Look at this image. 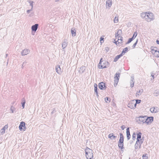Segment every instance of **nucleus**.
Segmentation results:
<instances>
[{
  "label": "nucleus",
  "mask_w": 159,
  "mask_h": 159,
  "mask_svg": "<svg viewBox=\"0 0 159 159\" xmlns=\"http://www.w3.org/2000/svg\"><path fill=\"white\" fill-rule=\"evenodd\" d=\"M85 156L87 159H93V151L90 149L87 148L85 149Z\"/></svg>",
  "instance_id": "f257e3e1"
},
{
  "label": "nucleus",
  "mask_w": 159,
  "mask_h": 159,
  "mask_svg": "<svg viewBox=\"0 0 159 159\" xmlns=\"http://www.w3.org/2000/svg\"><path fill=\"white\" fill-rule=\"evenodd\" d=\"M154 19V16L152 13L147 12L145 20L148 22H150Z\"/></svg>",
  "instance_id": "f03ea898"
},
{
  "label": "nucleus",
  "mask_w": 159,
  "mask_h": 159,
  "mask_svg": "<svg viewBox=\"0 0 159 159\" xmlns=\"http://www.w3.org/2000/svg\"><path fill=\"white\" fill-rule=\"evenodd\" d=\"M102 58L101 59L99 64V68L100 69L107 68V65H106V64H108V62L105 61H102Z\"/></svg>",
  "instance_id": "7ed1b4c3"
},
{
  "label": "nucleus",
  "mask_w": 159,
  "mask_h": 159,
  "mask_svg": "<svg viewBox=\"0 0 159 159\" xmlns=\"http://www.w3.org/2000/svg\"><path fill=\"white\" fill-rule=\"evenodd\" d=\"M128 107L131 109L135 108L136 107L135 103V100H132L129 102L128 104Z\"/></svg>",
  "instance_id": "20e7f679"
},
{
  "label": "nucleus",
  "mask_w": 159,
  "mask_h": 159,
  "mask_svg": "<svg viewBox=\"0 0 159 159\" xmlns=\"http://www.w3.org/2000/svg\"><path fill=\"white\" fill-rule=\"evenodd\" d=\"M98 87L101 90H104L106 88L105 84L103 82H101L99 83Z\"/></svg>",
  "instance_id": "39448f33"
},
{
  "label": "nucleus",
  "mask_w": 159,
  "mask_h": 159,
  "mask_svg": "<svg viewBox=\"0 0 159 159\" xmlns=\"http://www.w3.org/2000/svg\"><path fill=\"white\" fill-rule=\"evenodd\" d=\"M30 52V50L28 49L25 48L21 52V54L22 56L26 55L29 54Z\"/></svg>",
  "instance_id": "423d86ee"
},
{
  "label": "nucleus",
  "mask_w": 159,
  "mask_h": 159,
  "mask_svg": "<svg viewBox=\"0 0 159 159\" xmlns=\"http://www.w3.org/2000/svg\"><path fill=\"white\" fill-rule=\"evenodd\" d=\"M147 116H140L139 117V120L140 121V123H144L146 122V119Z\"/></svg>",
  "instance_id": "0eeeda50"
},
{
  "label": "nucleus",
  "mask_w": 159,
  "mask_h": 159,
  "mask_svg": "<svg viewBox=\"0 0 159 159\" xmlns=\"http://www.w3.org/2000/svg\"><path fill=\"white\" fill-rule=\"evenodd\" d=\"M146 119L145 123H147V124H149L151 123L153 121V117L152 116L147 117V118Z\"/></svg>",
  "instance_id": "6e6552de"
},
{
  "label": "nucleus",
  "mask_w": 159,
  "mask_h": 159,
  "mask_svg": "<svg viewBox=\"0 0 159 159\" xmlns=\"http://www.w3.org/2000/svg\"><path fill=\"white\" fill-rule=\"evenodd\" d=\"M150 111L152 113H156L158 112L159 109L157 107H153L150 108Z\"/></svg>",
  "instance_id": "1a4fd4ad"
},
{
  "label": "nucleus",
  "mask_w": 159,
  "mask_h": 159,
  "mask_svg": "<svg viewBox=\"0 0 159 159\" xmlns=\"http://www.w3.org/2000/svg\"><path fill=\"white\" fill-rule=\"evenodd\" d=\"M112 1L111 0H107L106 2L107 7L109 8L111 6Z\"/></svg>",
  "instance_id": "9d476101"
},
{
  "label": "nucleus",
  "mask_w": 159,
  "mask_h": 159,
  "mask_svg": "<svg viewBox=\"0 0 159 159\" xmlns=\"http://www.w3.org/2000/svg\"><path fill=\"white\" fill-rule=\"evenodd\" d=\"M39 27V24H36L35 25H33L31 27V30L32 31L36 32L37 30Z\"/></svg>",
  "instance_id": "9b49d317"
},
{
  "label": "nucleus",
  "mask_w": 159,
  "mask_h": 159,
  "mask_svg": "<svg viewBox=\"0 0 159 159\" xmlns=\"http://www.w3.org/2000/svg\"><path fill=\"white\" fill-rule=\"evenodd\" d=\"M55 68L56 72L58 74H61V71L60 66L59 65L56 66Z\"/></svg>",
  "instance_id": "f8f14e48"
},
{
  "label": "nucleus",
  "mask_w": 159,
  "mask_h": 159,
  "mask_svg": "<svg viewBox=\"0 0 159 159\" xmlns=\"http://www.w3.org/2000/svg\"><path fill=\"white\" fill-rule=\"evenodd\" d=\"M118 146L119 148L122 150V149L124 148V142L119 141L118 143Z\"/></svg>",
  "instance_id": "ddd939ff"
},
{
  "label": "nucleus",
  "mask_w": 159,
  "mask_h": 159,
  "mask_svg": "<svg viewBox=\"0 0 159 159\" xmlns=\"http://www.w3.org/2000/svg\"><path fill=\"white\" fill-rule=\"evenodd\" d=\"M126 135L127 139L128 140H129L130 138V134L129 128H128L126 129Z\"/></svg>",
  "instance_id": "4468645a"
},
{
  "label": "nucleus",
  "mask_w": 159,
  "mask_h": 159,
  "mask_svg": "<svg viewBox=\"0 0 159 159\" xmlns=\"http://www.w3.org/2000/svg\"><path fill=\"white\" fill-rule=\"evenodd\" d=\"M108 137L111 140H113L116 139V136H114L113 133H111L108 135Z\"/></svg>",
  "instance_id": "2eb2a0df"
},
{
  "label": "nucleus",
  "mask_w": 159,
  "mask_h": 159,
  "mask_svg": "<svg viewBox=\"0 0 159 159\" xmlns=\"http://www.w3.org/2000/svg\"><path fill=\"white\" fill-rule=\"evenodd\" d=\"M25 123L23 121H22L20 123V124L19 126V129L20 130H22V127H25Z\"/></svg>",
  "instance_id": "dca6fc26"
},
{
  "label": "nucleus",
  "mask_w": 159,
  "mask_h": 159,
  "mask_svg": "<svg viewBox=\"0 0 159 159\" xmlns=\"http://www.w3.org/2000/svg\"><path fill=\"white\" fill-rule=\"evenodd\" d=\"M85 70V66H81L80 67L79 70V72L82 74L84 72Z\"/></svg>",
  "instance_id": "f3484780"
},
{
  "label": "nucleus",
  "mask_w": 159,
  "mask_h": 159,
  "mask_svg": "<svg viewBox=\"0 0 159 159\" xmlns=\"http://www.w3.org/2000/svg\"><path fill=\"white\" fill-rule=\"evenodd\" d=\"M147 12L142 13L140 14V16L141 18L142 19H144L145 20H146V18L147 15Z\"/></svg>",
  "instance_id": "a211bd4d"
},
{
  "label": "nucleus",
  "mask_w": 159,
  "mask_h": 159,
  "mask_svg": "<svg viewBox=\"0 0 159 159\" xmlns=\"http://www.w3.org/2000/svg\"><path fill=\"white\" fill-rule=\"evenodd\" d=\"M142 133L141 132H139L137 134V141L139 142V139H141Z\"/></svg>",
  "instance_id": "6ab92c4d"
},
{
  "label": "nucleus",
  "mask_w": 159,
  "mask_h": 159,
  "mask_svg": "<svg viewBox=\"0 0 159 159\" xmlns=\"http://www.w3.org/2000/svg\"><path fill=\"white\" fill-rule=\"evenodd\" d=\"M71 32L72 36H75L76 35V31L74 28H72L71 29Z\"/></svg>",
  "instance_id": "aec40b11"
},
{
  "label": "nucleus",
  "mask_w": 159,
  "mask_h": 159,
  "mask_svg": "<svg viewBox=\"0 0 159 159\" xmlns=\"http://www.w3.org/2000/svg\"><path fill=\"white\" fill-rule=\"evenodd\" d=\"M122 56V55L121 54H120L119 55H117L116 56V57H115L114 60V62H116Z\"/></svg>",
  "instance_id": "412c9836"
},
{
  "label": "nucleus",
  "mask_w": 159,
  "mask_h": 159,
  "mask_svg": "<svg viewBox=\"0 0 159 159\" xmlns=\"http://www.w3.org/2000/svg\"><path fill=\"white\" fill-rule=\"evenodd\" d=\"M134 79L133 77H131V80L130 81V85L131 87H133L134 86Z\"/></svg>",
  "instance_id": "4be33fe9"
},
{
  "label": "nucleus",
  "mask_w": 159,
  "mask_h": 159,
  "mask_svg": "<svg viewBox=\"0 0 159 159\" xmlns=\"http://www.w3.org/2000/svg\"><path fill=\"white\" fill-rule=\"evenodd\" d=\"M122 31L120 29L118 30L117 33L115 34V37L116 38H117L119 36V35L122 33Z\"/></svg>",
  "instance_id": "5701e85b"
},
{
  "label": "nucleus",
  "mask_w": 159,
  "mask_h": 159,
  "mask_svg": "<svg viewBox=\"0 0 159 159\" xmlns=\"http://www.w3.org/2000/svg\"><path fill=\"white\" fill-rule=\"evenodd\" d=\"M120 139L119 141L124 142V136L122 134L120 133Z\"/></svg>",
  "instance_id": "b1692460"
},
{
  "label": "nucleus",
  "mask_w": 159,
  "mask_h": 159,
  "mask_svg": "<svg viewBox=\"0 0 159 159\" xmlns=\"http://www.w3.org/2000/svg\"><path fill=\"white\" fill-rule=\"evenodd\" d=\"M152 52H155V55L157 57H159V51L155 50L152 49Z\"/></svg>",
  "instance_id": "393cba45"
},
{
  "label": "nucleus",
  "mask_w": 159,
  "mask_h": 159,
  "mask_svg": "<svg viewBox=\"0 0 159 159\" xmlns=\"http://www.w3.org/2000/svg\"><path fill=\"white\" fill-rule=\"evenodd\" d=\"M143 92V89H141L140 90H139V91L137 92L136 95V96H137V95H139L142 94V93Z\"/></svg>",
  "instance_id": "a878e982"
},
{
  "label": "nucleus",
  "mask_w": 159,
  "mask_h": 159,
  "mask_svg": "<svg viewBox=\"0 0 159 159\" xmlns=\"http://www.w3.org/2000/svg\"><path fill=\"white\" fill-rule=\"evenodd\" d=\"M123 41V38L121 37L120 39H118L117 40V42H118V45L119 46H120L121 45V43H122Z\"/></svg>",
  "instance_id": "bb28decb"
},
{
  "label": "nucleus",
  "mask_w": 159,
  "mask_h": 159,
  "mask_svg": "<svg viewBox=\"0 0 159 159\" xmlns=\"http://www.w3.org/2000/svg\"><path fill=\"white\" fill-rule=\"evenodd\" d=\"M143 139L142 138V139H139V141L138 142V143L139 145V148H141V144L143 143Z\"/></svg>",
  "instance_id": "cd10ccee"
},
{
  "label": "nucleus",
  "mask_w": 159,
  "mask_h": 159,
  "mask_svg": "<svg viewBox=\"0 0 159 159\" xmlns=\"http://www.w3.org/2000/svg\"><path fill=\"white\" fill-rule=\"evenodd\" d=\"M67 43L65 41H64L62 45V47L63 49L66 48V47L67 46Z\"/></svg>",
  "instance_id": "c85d7f7f"
},
{
  "label": "nucleus",
  "mask_w": 159,
  "mask_h": 159,
  "mask_svg": "<svg viewBox=\"0 0 159 159\" xmlns=\"http://www.w3.org/2000/svg\"><path fill=\"white\" fill-rule=\"evenodd\" d=\"M114 79V85L115 87H116L117 84L118 83V81H119V79L116 78V79Z\"/></svg>",
  "instance_id": "c756f323"
},
{
  "label": "nucleus",
  "mask_w": 159,
  "mask_h": 159,
  "mask_svg": "<svg viewBox=\"0 0 159 159\" xmlns=\"http://www.w3.org/2000/svg\"><path fill=\"white\" fill-rule=\"evenodd\" d=\"M128 50V48L127 47L125 48H124L123 50L122 51V52L121 54L123 56L124 55L127 51Z\"/></svg>",
  "instance_id": "7c9ffc66"
},
{
  "label": "nucleus",
  "mask_w": 159,
  "mask_h": 159,
  "mask_svg": "<svg viewBox=\"0 0 159 159\" xmlns=\"http://www.w3.org/2000/svg\"><path fill=\"white\" fill-rule=\"evenodd\" d=\"M153 94L154 96L156 97L159 94V90H155L153 93Z\"/></svg>",
  "instance_id": "2f4dec72"
},
{
  "label": "nucleus",
  "mask_w": 159,
  "mask_h": 159,
  "mask_svg": "<svg viewBox=\"0 0 159 159\" xmlns=\"http://www.w3.org/2000/svg\"><path fill=\"white\" fill-rule=\"evenodd\" d=\"M111 99L108 97H106L105 99V101L106 102L109 103L110 102Z\"/></svg>",
  "instance_id": "473e14b6"
},
{
  "label": "nucleus",
  "mask_w": 159,
  "mask_h": 159,
  "mask_svg": "<svg viewBox=\"0 0 159 159\" xmlns=\"http://www.w3.org/2000/svg\"><path fill=\"white\" fill-rule=\"evenodd\" d=\"M120 74L119 73H116L115 75L116 76H115L114 78L116 79L118 78L119 79L120 77Z\"/></svg>",
  "instance_id": "72a5a7b5"
},
{
  "label": "nucleus",
  "mask_w": 159,
  "mask_h": 159,
  "mask_svg": "<svg viewBox=\"0 0 159 159\" xmlns=\"http://www.w3.org/2000/svg\"><path fill=\"white\" fill-rule=\"evenodd\" d=\"M118 22V16H116L114 20V22L115 23H117Z\"/></svg>",
  "instance_id": "f704fd0d"
},
{
  "label": "nucleus",
  "mask_w": 159,
  "mask_h": 159,
  "mask_svg": "<svg viewBox=\"0 0 159 159\" xmlns=\"http://www.w3.org/2000/svg\"><path fill=\"white\" fill-rule=\"evenodd\" d=\"M137 34H138V33H137V32L135 31V32H134V33L133 34V35L132 37V38L133 39H134L135 38V37H136V36H137Z\"/></svg>",
  "instance_id": "c9c22d12"
},
{
  "label": "nucleus",
  "mask_w": 159,
  "mask_h": 159,
  "mask_svg": "<svg viewBox=\"0 0 159 159\" xmlns=\"http://www.w3.org/2000/svg\"><path fill=\"white\" fill-rule=\"evenodd\" d=\"M141 102V100H139V99H137L135 101V103L136 106V104H137L140 103Z\"/></svg>",
  "instance_id": "e433bc0d"
},
{
  "label": "nucleus",
  "mask_w": 159,
  "mask_h": 159,
  "mask_svg": "<svg viewBox=\"0 0 159 159\" xmlns=\"http://www.w3.org/2000/svg\"><path fill=\"white\" fill-rule=\"evenodd\" d=\"M139 146V144L138 143V142L136 141L135 144V148L137 149L138 148Z\"/></svg>",
  "instance_id": "4c0bfd02"
},
{
  "label": "nucleus",
  "mask_w": 159,
  "mask_h": 159,
  "mask_svg": "<svg viewBox=\"0 0 159 159\" xmlns=\"http://www.w3.org/2000/svg\"><path fill=\"white\" fill-rule=\"evenodd\" d=\"M143 159H148V156L147 154H143L142 156Z\"/></svg>",
  "instance_id": "58836bf2"
},
{
  "label": "nucleus",
  "mask_w": 159,
  "mask_h": 159,
  "mask_svg": "<svg viewBox=\"0 0 159 159\" xmlns=\"http://www.w3.org/2000/svg\"><path fill=\"white\" fill-rule=\"evenodd\" d=\"M138 39H137L136 42H135V43H134V44L132 46V47L133 48H135L136 44H137V43H138Z\"/></svg>",
  "instance_id": "ea45409f"
},
{
  "label": "nucleus",
  "mask_w": 159,
  "mask_h": 159,
  "mask_svg": "<svg viewBox=\"0 0 159 159\" xmlns=\"http://www.w3.org/2000/svg\"><path fill=\"white\" fill-rule=\"evenodd\" d=\"M136 134L135 133H134L132 135V139L133 140H135L136 139Z\"/></svg>",
  "instance_id": "a19ab883"
},
{
  "label": "nucleus",
  "mask_w": 159,
  "mask_h": 159,
  "mask_svg": "<svg viewBox=\"0 0 159 159\" xmlns=\"http://www.w3.org/2000/svg\"><path fill=\"white\" fill-rule=\"evenodd\" d=\"M134 39L132 38H129L127 42L126 43V44H128L130 43L132 41H133Z\"/></svg>",
  "instance_id": "79ce46f5"
},
{
  "label": "nucleus",
  "mask_w": 159,
  "mask_h": 159,
  "mask_svg": "<svg viewBox=\"0 0 159 159\" xmlns=\"http://www.w3.org/2000/svg\"><path fill=\"white\" fill-rule=\"evenodd\" d=\"M29 3L30 4V6H31V8L33 9V2L32 1H29Z\"/></svg>",
  "instance_id": "37998d69"
},
{
  "label": "nucleus",
  "mask_w": 159,
  "mask_h": 159,
  "mask_svg": "<svg viewBox=\"0 0 159 159\" xmlns=\"http://www.w3.org/2000/svg\"><path fill=\"white\" fill-rule=\"evenodd\" d=\"M94 90L95 92L96 93V96L98 97V91H97V88H94Z\"/></svg>",
  "instance_id": "c03bdc74"
},
{
  "label": "nucleus",
  "mask_w": 159,
  "mask_h": 159,
  "mask_svg": "<svg viewBox=\"0 0 159 159\" xmlns=\"http://www.w3.org/2000/svg\"><path fill=\"white\" fill-rule=\"evenodd\" d=\"M109 48L108 47H106L105 48L104 50L106 51V52H107L108 51H109Z\"/></svg>",
  "instance_id": "a18cd8bd"
},
{
  "label": "nucleus",
  "mask_w": 159,
  "mask_h": 159,
  "mask_svg": "<svg viewBox=\"0 0 159 159\" xmlns=\"http://www.w3.org/2000/svg\"><path fill=\"white\" fill-rule=\"evenodd\" d=\"M10 110L11 111V112L12 113H13L14 111L15 110V108L12 107H11V108H10Z\"/></svg>",
  "instance_id": "49530a36"
},
{
  "label": "nucleus",
  "mask_w": 159,
  "mask_h": 159,
  "mask_svg": "<svg viewBox=\"0 0 159 159\" xmlns=\"http://www.w3.org/2000/svg\"><path fill=\"white\" fill-rule=\"evenodd\" d=\"M27 62L26 61H24L23 62L22 66V68H23L26 65V64Z\"/></svg>",
  "instance_id": "de8ad7c7"
},
{
  "label": "nucleus",
  "mask_w": 159,
  "mask_h": 159,
  "mask_svg": "<svg viewBox=\"0 0 159 159\" xmlns=\"http://www.w3.org/2000/svg\"><path fill=\"white\" fill-rule=\"evenodd\" d=\"M57 111V110L55 108H54L52 111L51 112V114H52Z\"/></svg>",
  "instance_id": "09e8293b"
},
{
  "label": "nucleus",
  "mask_w": 159,
  "mask_h": 159,
  "mask_svg": "<svg viewBox=\"0 0 159 159\" xmlns=\"http://www.w3.org/2000/svg\"><path fill=\"white\" fill-rule=\"evenodd\" d=\"M1 132L2 134H4L5 133V129L2 128L1 130Z\"/></svg>",
  "instance_id": "8fccbe9b"
},
{
  "label": "nucleus",
  "mask_w": 159,
  "mask_h": 159,
  "mask_svg": "<svg viewBox=\"0 0 159 159\" xmlns=\"http://www.w3.org/2000/svg\"><path fill=\"white\" fill-rule=\"evenodd\" d=\"M25 103L21 102L22 106L23 107V108H24L25 107Z\"/></svg>",
  "instance_id": "3c124183"
},
{
  "label": "nucleus",
  "mask_w": 159,
  "mask_h": 159,
  "mask_svg": "<svg viewBox=\"0 0 159 159\" xmlns=\"http://www.w3.org/2000/svg\"><path fill=\"white\" fill-rule=\"evenodd\" d=\"M22 102L25 103V100L24 98H23L22 99Z\"/></svg>",
  "instance_id": "603ef678"
},
{
  "label": "nucleus",
  "mask_w": 159,
  "mask_h": 159,
  "mask_svg": "<svg viewBox=\"0 0 159 159\" xmlns=\"http://www.w3.org/2000/svg\"><path fill=\"white\" fill-rule=\"evenodd\" d=\"M154 74L153 73V72H152L151 73V76H152V79H154Z\"/></svg>",
  "instance_id": "864d4df0"
},
{
  "label": "nucleus",
  "mask_w": 159,
  "mask_h": 159,
  "mask_svg": "<svg viewBox=\"0 0 159 159\" xmlns=\"http://www.w3.org/2000/svg\"><path fill=\"white\" fill-rule=\"evenodd\" d=\"M125 128V127L124 125H123L121 126V128L122 129V130H124Z\"/></svg>",
  "instance_id": "5fc2aeb1"
},
{
  "label": "nucleus",
  "mask_w": 159,
  "mask_h": 159,
  "mask_svg": "<svg viewBox=\"0 0 159 159\" xmlns=\"http://www.w3.org/2000/svg\"><path fill=\"white\" fill-rule=\"evenodd\" d=\"M32 10V9L31 8L30 10H28L27 11V12L28 13H29L30 11H31Z\"/></svg>",
  "instance_id": "6e6d98bb"
},
{
  "label": "nucleus",
  "mask_w": 159,
  "mask_h": 159,
  "mask_svg": "<svg viewBox=\"0 0 159 159\" xmlns=\"http://www.w3.org/2000/svg\"><path fill=\"white\" fill-rule=\"evenodd\" d=\"M8 128V126L7 125H6L4 126L3 127V129H7Z\"/></svg>",
  "instance_id": "4d7b16f0"
},
{
  "label": "nucleus",
  "mask_w": 159,
  "mask_h": 159,
  "mask_svg": "<svg viewBox=\"0 0 159 159\" xmlns=\"http://www.w3.org/2000/svg\"><path fill=\"white\" fill-rule=\"evenodd\" d=\"M97 85L96 84H94V88H97Z\"/></svg>",
  "instance_id": "13d9d810"
},
{
  "label": "nucleus",
  "mask_w": 159,
  "mask_h": 159,
  "mask_svg": "<svg viewBox=\"0 0 159 159\" xmlns=\"http://www.w3.org/2000/svg\"><path fill=\"white\" fill-rule=\"evenodd\" d=\"M121 37H121V36H119L117 38V39H120V38H121Z\"/></svg>",
  "instance_id": "bf43d9fd"
},
{
  "label": "nucleus",
  "mask_w": 159,
  "mask_h": 159,
  "mask_svg": "<svg viewBox=\"0 0 159 159\" xmlns=\"http://www.w3.org/2000/svg\"><path fill=\"white\" fill-rule=\"evenodd\" d=\"M115 43L116 45H118V42H117V41H115Z\"/></svg>",
  "instance_id": "052dcab7"
},
{
  "label": "nucleus",
  "mask_w": 159,
  "mask_h": 159,
  "mask_svg": "<svg viewBox=\"0 0 159 159\" xmlns=\"http://www.w3.org/2000/svg\"><path fill=\"white\" fill-rule=\"evenodd\" d=\"M156 42L157 44H159V40H157L156 41Z\"/></svg>",
  "instance_id": "680f3d73"
},
{
  "label": "nucleus",
  "mask_w": 159,
  "mask_h": 159,
  "mask_svg": "<svg viewBox=\"0 0 159 159\" xmlns=\"http://www.w3.org/2000/svg\"><path fill=\"white\" fill-rule=\"evenodd\" d=\"M104 39L102 38H100V40L101 41L102 40H103Z\"/></svg>",
  "instance_id": "e2e57ef3"
},
{
  "label": "nucleus",
  "mask_w": 159,
  "mask_h": 159,
  "mask_svg": "<svg viewBox=\"0 0 159 159\" xmlns=\"http://www.w3.org/2000/svg\"><path fill=\"white\" fill-rule=\"evenodd\" d=\"M23 128H24V129H23L24 130H25L26 129V127L25 126V127H23Z\"/></svg>",
  "instance_id": "0e129e2a"
},
{
  "label": "nucleus",
  "mask_w": 159,
  "mask_h": 159,
  "mask_svg": "<svg viewBox=\"0 0 159 159\" xmlns=\"http://www.w3.org/2000/svg\"><path fill=\"white\" fill-rule=\"evenodd\" d=\"M7 55H8L7 54H6V57H7Z\"/></svg>",
  "instance_id": "69168bd1"
}]
</instances>
